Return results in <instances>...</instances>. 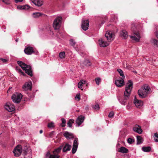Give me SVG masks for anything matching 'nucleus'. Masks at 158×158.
I'll use <instances>...</instances> for the list:
<instances>
[{"mask_svg":"<svg viewBox=\"0 0 158 158\" xmlns=\"http://www.w3.org/2000/svg\"><path fill=\"white\" fill-rule=\"evenodd\" d=\"M124 81L123 78H121V79L115 81V84L118 87H121L124 85Z\"/></svg>","mask_w":158,"mask_h":158,"instance_id":"nucleus-16","label":"nucleus"},{"mask_svg":"<svg viewBox=\"0 0 158 158\" xmlns=\"http://www.w3.org/2000/svg\"><path fill=\"white\" fill-rule=\"evenodd\" d=\"M18 40H19V39H16V40H15V41H16V42H18Z\"/></svg>","mask_w":158,"mask_h":158,"instance_id":"nucleus-57","label":"nucleus"},{"mask_svg":"<svg viewBox=\"0 0 158 158\" xmlns=\"http://www.w3.org/2000/svg\"><path fill=\"white\" fill-rule=\"evenodd\" d=\"M2 2L8 4H9L8 0H2Z\"/></svg>","mask_w":158,"mask_h":158,"instance_id":"nucleus-52","label":"nucleus"},{"mask_svg":"<svg viewBox=\"0 0 158 158\" xmlns=\"http://www.w3.org/2000/svg\"><path fill=\"white\" fill-rule=\"evenodd\" d=\"M5 108L7 111L9 112L14 111L15 110L14 105L9 102L6 103Z\"/></svg>","mask_w":158,"mask_h":158,"instance_id":"nucleus-7","label":"nucleus"},{"mask_svg":"<svg viewBox=\"0 0 158 158\" xmlns=\"http://www.w3.org/2000/svg\"><path fill=\"white\" fill-rule=\"evenodd\" d=\"M86 81L83 80H81L78 84V87L79 88H81L82 87L83 84H85Z\"/></svg>","mask_w":158,"mask_h":158,"instance_id":"nucleus-30","label":"nucleus"},{"mask_svg":"<svg viewBox=\"0 0 158 158\" xmlns=\"http://www.w3.org/2000/svg\"><path fill=\"white\" fill-rule=\"evenodd\" d=\"M23 0H14L15 2L17 3L19 2H21L23 1Z\"/></svg>","mask_w":158,"mask_h":158,"instance_id":"nucleus-53","label":"nucleus"},{"mask_svg":"<svg viewBox=\"0 0 158 158\" xmlns=\"http://www.w3.org/2000/svg\"><path fill=\"white\" fill-rule=\"evenodd\" d=\"M120 36L124 39H126L128 36L127 32L125 30H122L120 32Z\"/></svg>","mask_w":158,"mask_h":158,"instance_id":"nucleus-21","label":"nucleus"},{"mask_svg":"<svg viewBox=\"0 0 158 158\" xmlns=\"http://www.w3.org/2000/svg\"><path fill=\"white\" fill-rule=\"evenodd\" d=\"M75 99L77 100V101H79L80 100V94H77L75 98Z\"/></svg>","mask_w":158,"mask_h":158,"instance_id":"nucleus-45","label":"nucleus"},{"mask_svg":"<svg viewBox=\"0 0 158 158\" xmlns=\"http://www.w3.org/2000/svg\"><path fill=\"white\" fill-rule=\"evenodd\" d=\"M17 63L25 71L26 73L31 77L33 76L31 66L27 65L20 61H17Z\"/></svg>","mask_w":158,"mask_h":158,"instance_id":"nucleus-3","label":"nucleus"},{"mask_svg":"<svg viewBox=\"0 0 158 158\" xmlns=\"http://www.w3.org/2000/svg\"><path fill=\"white\" fill-rule=\"evenodd\" d=\"M142 149L144 152H149L151 151V148L150 146H144L142 147Z\"/></svg>","mask_w":158,"mask_h":158,"instance_id":"nucleus-26","label":"nucleus"},{"mask_svg":"<svg viewBox=\"0 0 158 158\" xmlns=\"http://www.w3.org/2000/svg\"><path fill=\"white\" fill-rule=\"evenodd\" d=\"M24 52L25 53L28 55L31 54L32 53L34 52V51L32 47H26Z\"/></svg>","mask_w":158,"mask_h":158,"instance_id":"nucleus-11","label":"nucleus"},{"mask_svg":"<svg viewBox=\"0 0 158 158\" xmlns=\"http://www.w3.org/2000/svg\"><path fill=\"white\" fill-rule=\"evenodd\" d=\"M77 147L75 148L73 146V148L72 149V153L73 154H74L76 152L77 149Z\"/></svg>","mask_w":158,"mask_h":158,"instance_id":"nucleus-44","label":"nucleus"},{"mask_svg":"<svg viewBox=\"0 0 158 158\" xmlns=\"http://www.w3.org/2000/svg\"><path fill=\"white\" fill-rule=\"evenodd\" d=\"M43 132V131L42 130H40V134L42 133Z\"/></svg>","mask_w":158,"mask_h":158,"instance_id":"nucleus-56","label":"nucleus"},{"mask_svg":"<svg viewBox=\"0 0 158 158\" xmlns=\"http://www.w3.org/2000/svg\"><path fill=\"white\" fill-rule=\"evenodd\" d=\"M55 132V131H53L50 132L49 135V136L50 138H52V137L53 135H54V133Z\"/></svg>","mask_w":158,"mask_h":158,"instance_id":"nucleus-47","label":"nucleus"},{"mask_svg":"<svg viewBox=\"0 0 158 158\" xmlns=\"http://www.w3.org/2000/svg\"><path fill=\"white\" fill-rule=\"evenodd\" d=\"M61 121H62V123L61 124V127H65L66 122L65 120L63 118L61 119Z\"/></svg>","mask_w":158,"mask_h":158,"instance_id":"nucleus-35","label":"nucleus"},{"mask_svg":"<svg viewBox=\"0 0 158 158\" xmlns=\"http://www.w3.org/2000/svg\"><path fill=\"white\" fill-rule=\"evenodd\" d=\"M85 117L82 115H80L78 117L76 121V123L78 126L80 125L83 122Z\"/></svg>","mask_w":158,"mask_h":158,"instance_id":"nucleus-15","label":"nucleus"},{"mask_svg":"<svg viewBox=\"0 0 158 158\" xmlns=\"http://www.w3.org/2000/svg\"><path fill=\"white\" fill-rule=\"evenodd\" d=\"M32 2L36 6H41L43 4V1L42 0H31Z\"/></svg>","mask_w":158,"mask_h":158,"instance_id":"nucleus-14","label":"nucleus"},{"mask_svg":"<svg viewBox=\"0 0 158 158\" xmlns=\"http://www.w3.org/2000/svg\"><path fill=\"white\" fill-rule=\"evenodd\" d=\"M137 144H140L143 142V139L142 138L139 136H137Z\"/></svg>","mask_w":158,"mask_h":158,"instance_id":"nucleus-29","label":"nucleus"},{"mask_svg":"<svg viewBox=\"0 0 158 158\" xmlns=\"http://www.w3.org/2000/svg\"><path fill=\"white\" fill-rule=\"evenodd\" d=\"M0 60H2L3 63H6L7 61V60L2 58H0Z\"/></svg>","mask_w":158,"mask_h":158,"instance_id":"nucleus-51","label":"nucleus"},{"mask_svg":"<svg viewBox=\"0 0 158 158\" xmlns=\"http://www.w3.org/2000/svg\"><path fill=\"white\" fill-rule=\"evenodd\" d=\"M21 145H17L14 149L13 152L15 156L18 157L19 156L22 152Z\"/></svg>","mask_w":158,"mask_h":158,"instance_id":"nucleus-6","label":"nucleus"},{"mask_svg":"<svg viewBox=\"0 0 158 158\" xmlns=\"http://www.w3.org/2000/svg\"><path fill=\"white\" fill-rule=\"evenodd\" d=\"M78 139L77 138H76L74 139L73 143V146L75 148L78 147Z\"/></svg>","mask_w":158,"mask_h":158,"instance_id":"nucleus-28","label":"nucleus"},{"mask_svg":"<svg viewBox=\"0 0 158 158\" xmlns=\"http://www.w3.org/2000/svg\"><path fill=\"white\" fill-rule=\"evenodd\" d=\"M128 151V149L124 147H121L118 149V152L122 153H127Z\"/></svg>","mask_w":158,"mask_h":158,"instance_id":"nucleus-23","label":"nucleus"},{"mask_svg":"<svg viewBox=\"0 0 158 158\" xmlns=\"http://www.w3.org/2000/svg\"><path fill=\"white\" fill-rule=\"evenodd\" d=\"M156 36L158 38V31H157L156 32Z\"/></svg>","mask_w":158,"mask_h":158,"instance_id":"nucleus-55","label":"nucleus"},{"mask_svg":"<svg viewBox=\"0 0 158 158\" xmlns=\"http://www.w3.org/2000/svg\"><path fill=\"white\" fill-rule=\"evenodd\" d=\"M74 120L72 119H70L67 123L68 126L70 127H71L72 124L74 123Z\"/></svg>","mask_w":158,"mask_h":158,"instance_id":"nucleus-32","label":"nucleus"},{"mask_svg":"<svg viewBox=\"0 0 158 158\" xmlns=\"http://www.w3.org/2000/svg\"><path fill=\"white\" fill-rule=\"evenodd\" d=\"M63 151L64 152H66L70 150L72 146L71 145L69 144L68 143H65L64 144H63Z\"/></svg>","mask_w":158,"mask_h":158,"instance_id":"nucleus-13","label":"nucleus"},{"mask_svg":"<svg viewBox=\"0 0 158 158\" xmlns=\"http://www.w3.org/2000/svg\"><path fill=\"white\" fill-rule=\"evenodd\" d=\"M32 16L35 18H38L40 16H41L42 17L44 18H45L47 17V15H46L38 12L33 13L32 14Z\"/></svg>","mask_w":158,"mask_h":158,"instance_id":"nucleus-17","label":"nucleus"},{"mask_svg":"<svg viewBox=\"0 0 158 158\" xmlns=\"http://www.w3.org/2000/svg\"><path fill=\"white\" fill-rule=\"evenodd\" d=\"M60 156L58 155H55L54 154L51 155L50 158H59Z\"/></svg>","mask_w":158,"mask_h":158,"instance_id":"nucleus-42","label":"nucleus"},{"mask_svg":"<svg viewBox=\"0 0 158 158\" xmlns=\"http://www.w3.org/2000/svg\"><path fill=\"white\" fill-rule=\"evenodd\" d=\"M63 135L67 139H73L74 138L73 135V134L69 133L68 131L64 132Z\"/></svg>","mask_w":158,"mask_h":158,"instance_id":"nucleus-18","label":"nucleus"},{"mask_svg":"<svg viewBox=\"0 0 158 158\" xmlns=\"http://www.w3.org/2000/svg\"><path fill=\"white\" fill-rule=\"evenodd\" d=\"M22 95L21 94L16 93L12 96V99L13 102L15 103H19L22 98Z\"/></svg>","mask_w":158,"mask_h":158,"instance_id":"nucleus-5","label":"nucleus"},{"mask_svg":"<svg viewBox=\"0 0 158 158\" xmlns=\"http://www.w3.org/2000/svg\"><path fill=\"white\" fill-rule=\"evenodd\" d=\"M134 103L135 106L138 108H140L143 105V101L137 99L136 96H135Z\"/></svg>","mask_w":158,"mask_h":158,"instance_id":"nucleus-10","label":"nucleus"},{"mask_svg":"<svg viewBox=\"0 0 158 158\" xmlns=\"http://www.w3.org/2000/svg\"><path fill=\"white\" fill-rule=\"evenodd\" d=\"M152 42L154 45L158 47V41L157 40L155 39H153L152 41Z\"/></svg>","mask_w":158,"mask_h":158,"instance_id":"nucleus-36","label":"nucleus"},{"mask_svg":"<svg viewBox=\"0 0 158 158\" xmlns=\"http://www.w3.org/2000/svg\"><path fill=\"white\" fill-rule=\"evenodd\" d=\"M131 31H132V35H130V38L136 42H139L140 38V35L137 29L136 25L132 24L131 27Z\"/></svg>","mask_w":158,"mask_h":158,"instance_id":"nucleus-2","label":"nucleus"},{"mask_svg":"<svg viewBox=\"0 0 158 158\" xmlns=\"http://www.w3.org/2000/svg\"><path fill=\"white\" fill-rule=\"evenodd\" d=\"M24 158H31L32 155L31 153H28L27 151L25 150L24 151Z\"/></svg>","mask_w":158,"mask_h":158,"instance_id":"nucleus-27","label":"nucleus"},{"mask_svg":"<svg viewBox=\"0 0 158 158\" xmlns=\"http://www.w3.org/2000/svg\"><path fill=\"white\" fill-rule=\"evenodd\" d=\"M117 71L119 73L120 75L122 77V78H124L125 76L124 75L123 73L122 70L120 69H117Z\"/></svg>","mask_w":158,"mask_h":158,"instance_id":"nucleus-34","label":"nucleus"},{"mask_svg":"<svg viewBox=\"0 0 158 158\" xmlns=\"http://www.w3.org/2000/svg\"><path fill=\"white\" fill-rule=\"evenodd\" d=\"M95 81L96 84L98 85L101 82V79L100 78H98L95 79Z\"/></svg>","mask_w":158,"mask_h":158,"instance_id":"nucleus-43","label":"nucleus"},{"mask_svg":"<svg viewBox=\"0 0 158 158\" xmlns=\"http://www.w3.org/2000/svg\"><path fill=\"white\" fill-rule=\"evenodd\" d=\"M114 115V112H111L108 115V117L110 118H111Z\"/></svg>","mask_w":158,"mask_h":158,"instance_id":"nucleus-46","label":"nucleus"},{"mask_svg":"<svg viewBox=\"0 0 158 158\" xmlns=\"http://www.w3.org/2000/svg\"><path fill=\"white\" fill-rule=\"evenodd\" d=\"M65 53L64 52H60L59 54V56L61 58H64L65 56Z\"/></svg>","mask_w":158,"mask_h":158,"instance_id":"nucleus-37","label":"nucleus"},{"mask_svg":"<svg viewBox=\"0 0 158 158\" xmlns=\"http://www.w3.org/2000/svg\"><path fill=\"white\" fill-rule=\"evenodd\" d=\"M62 20H54L53 26L55 30H58L60 27Z\"/></svg>","mask_w":158,"mask_h":158,"instance_id":"nucleus-8","label":"nucleus"},{"mask_svg":"<svg viewBox=\"0 0 158 158\" xmlns=\"http://www.w3.org/2000/svg\"><path fill=\"white\" fill-rule=\"evenodd\" d=\"M113 35L110 32H109L106 33L105 35V37L106 38L107 40L109 41H111L113 40L112 39Z\"/></svg>","mask_w":158,"mask_h":158,"instance_id":"nucleus-20","label":"nucleus"},{"mask_svg":"<svg viewBox=\"0 0 158 158\" xmlns=\"http://www.w3.org/2000/svg\"><path fill=\"white\" fill-rule=\"evenodd\" d=\"M114 20H116L118 19L117 17L116 16L114 15Z\"/></svg>","mask_w":158,"mask_h":158,"instance_id":"nucleus-54","label":"nucleus"},{"mask_svg":"<svg viewBox=\"0 0 158 158\" xmlns=\"http://www.w3.org/2000/svg\"><path fill=\"white\" fill-rule=\"evenodd\" d=\"M99 44L101 47H104L109 45V44L104 41L103 39H102L99 40Z\"/></svg>","mask_w":158,"mask_h":158,"instance_id":"nucleus-19","label":"nucleus"},{"mask_svg":"<svg viewBox=\"0 0 158 158\" xmlns=\"http://www.w3.org/2000/svg\"><path fill=\"white\" fill-rule=\"evenodd\" d=\"M84 64L85 65L89 66H90L91 65V63L89 60L86 59L84 62Z\"/></svg>","mask_w":158,"mask_h":158,"instance_id":"nucleus-31","label":"nucleus"},{"mask_svg":"<svg viewBox=\"0 0 158 158\" xmlns=\"http://www.w3.org/2000/svg\"><path fill=\"white\" fill-rule=\"evenodd\" d=\"M133 84L131 81H128L125 87V90L124 92V96L120 101L121 104L125 105L127 100L130 96L131 91L133 88Z\"/></svg>","mask_w":158,"mask_h":158,"instance_id":"nucleus-1","label":"nucleus"},{"mask_svg":"<svg viewBox=\"0 0 158 158\" xmlns=\"http://www.w3.org/2000/svg\"><path fill=\"white\" fill-rule=\"evenodd\" d=\"M63 147V145H61L58 148L56 149L53 151V154L55 155H58V154L60 152Z\"/></svg>","mask_w":158,"mask_h":158,"instance_id":"nucleus-25","label":"nucleus"},{"mask_svg":"<svg viewBox=\"0 0 158 158\" xmlns=\"http://www.w3.org/2000/svg\"><path fill=\"white\" fill-rule=\"evenodd\" d=\"M70 45L74 48L76 47V43L73 40H70Z\"/></svg>","mask_w":158,"mask_h":158,"instance_id":"nucleus-33","label":"nucleus"},{"mask_svg":"<svg viewBox=\"0 0 158 158\" xmlns=\"http://www.w3.org/2000/svg\"><path fill=\"white\" fill-rule=\"evenodd\" d=\"M30 7L28 5H25L23 6H17V8L18 9L21 10H27L29 9Z\"/></svg>","mask_w":158,"mask_h":158,"instance_id":"nucleus-24","label":"nucleus"},{"mask_svg":"<svg viewBox=\"0 0 158 158\" xmlns=\"http://www.w3.org/2000/svg\"><path fill=\"white\" fill-rule=\"evenodd\" d=\"M18 71L19 73H20L23 75L25 76L26 75V74L24 73V72L22 71L21 69H18Z\"/></svg>","mask_w":158,"mask_h":158,"instance_id":"nucleus-49","label":"nucleus"},{"mask_svg":"<svg viewBox=\"0 0 158 158\" xmlns=\"http://www.w3.org/2000/svg\"><path fill=\"white\" fill-rule=\"evenodd\" d=\"M135 141L134 139H133L129 138L127 139V142L128 143L131 144L133 143Z\"/></svg>","mask_w":158,"mask_h":158,"instance_id":"nucleus-38","label":"nucleus"},{"mask_svg":"<svg viewBox=\"0 0 158 158\" xmlns=\"http://www.w3.org/2000/svg\"><path fill=\"white\" fill-rule=\"evenodd\" d=\"M89 20H82L81 23V28L84 31H86L89 26Z\"/></svg>","mask_w":158,"mask_h":158,"instance_id":"nucleus-9","label":"nucleus"},{"mask_svg":"<svg viewBox=\"0 0 158 158\" xmlns=\"http://www.w3.org/2000/svg\"><path fill=\"white\" fill-rule=\"evenodd\" d=\"M52 154H50V153L49 151L46 154V157H49V158H50V156Z\"/></svg>","mask_w":158,"mask_h":158,"instance_id":"nucleus-48","label":"nucleus"},{"mask_svg":"<svg viewBox=\"0 0 158 158\" xmlns=\"http://www.w3.org/2000/svg\"><path fill=\"white\" fill-rule=\"evenodd\" d=\"M92 107L96 110H97L99 109V106L98 104H96L94 106H93Z\"/></svg>","mask_w":158,"mask_h":158,"instance_id":"nucleus-41","label":"nucleus"},{"mask_svg":"<svg viewBox=\"0 0 158 158\" xmlns=\"http://www.w3.org/2000/svg\"><path fill=\"white\" fill-rule=\"evenodd\" d=\"M32 83L31 82L28 83H26L23 87V89L25 90H29L30 91L32 89Z\"/></svg>","mask_w":158,"mask_h":158,"instance_id":"nucleus-12","label":"nucleus"},{"mask_svg":"<svg viewBox=\"0 0 158 158\" xmlns=\"http://www.w3.org/2000/svg\"><path fill=\"white\" fill-rule=\"evenodd\" d=\"M154 138L155 141L158 142V134L157 133L154 134Z\"/></svg>","mask_w":158,"mask_h":158,"instance_id":"nucleus-39","label":"nucleus"},{"mask_svg":"<svg viewBox=\"0 0 158 158\" xmlns=\"http://www.w3.org/2000/svg\"><path fill=\"white\" fill-rule=\"evenodd\" d=\"M48 127L49 128L53 127H54V123L53 122H51L48 123Z\"/></svg>","mask_w":158,"mask_h":158,"instance_id":"nucleus-40","label":"nucleus"},{"mask_svg":"<svg viewBox=\"0 0 158 158\" xmlns=\"http://www.w3.org/2000/svg\"><path fill=\"white\" fill-rule=\"evenodd\" d=\"M134 131L139 134H141L142 132L140 127L137 125H136L134 127Z\"/></svg>","mask_w":158,"mask_h":158,"instance_id":"nucleus-22","label":"nucleus"},{"mask_svg":"<svg viewBox=\"0 0 158 158\" xmlns=\"http://www.w3.org/2000/svg\"><path fill=\"white\" fill-rule=\"evenodd\" d=\"M142 89L139 90L138 94L139 97L141 98H145L147 96L148 92H150L151 89L147 85H145L142 87Z\"/></svg>","mask_w":158,"mask_h":158,"instance_id":"nucleus-4","label":"nucleus"},{"mask_svg":"<svg viewBox=\"0 0 158 158\" xmlns=\"http://www.w3.org/2000/svg\"><path fill=\"white\" fill-rule=\"evenodd\" d=\"M63 19L61 16H58L54 19V20H62Z\"/></svg>","mask_w":158,"mask_h":158,"instance_id":"nucleus-50","label":"nucleus"}]
</instances>
